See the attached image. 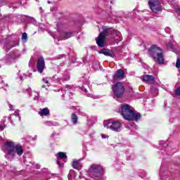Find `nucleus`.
Segmentation results:
<instances>
[{
    "label": "nucleus",
    "mask_w": 180,
    "mask_h": 180,
    "mask_svg": "<svg viewBox=\"0 0 180 180\" xmlns=\"http://www.w3.org/2000/svg\"><path fill=\"white\" fill-rule=\"evenodd\" d=\"M119 112L125 120L137 122L141 118V115L127 104L121 105Z\"/></svg>",
    "instance_id": "f257e3e1"
},
{
    "label": "nucleus",
    "mask_w": 180,
    "mask_h": 180,
    "mask_svg": "<svg viewBox=\"0 0 180 180\" xmlns=\"http://www.w3.org/2000/svg\"><path fill=\"white\" fill-rule=\"evenodd\" d=\"M116 36V37H120V32L115 30L113 28H107L103 27V32L100 33L96 38V41L98 47H105V39L106 36Z\"/></svg>",
    "instance_id": "f03ea898"
},
{
    "label": "nucleus",
    "mask_w": 180,
    "mask_h": 180,
    "mask_svg": "<svg viewBox=\"0 0 180 180\" xmlns=\"http://www.w3.org/2000/svg\"><path fill=\"white\" fill-rule=\"evenodd\" d=\"M3 151L10 155L11 157H15L18 154L20 157L23 154V148L20 145H15L13 142H6L4 143Z\"/></svg>",
    "instance_id": "7ed1b4c3"
},
{
    "label": "nucleus",
    "mask_w": 180,
    "mask_h": 180,
    "mask_svg": "<svg viewBox=\"0 0 180 180\" xmlns=\"http://www.w3.org/2000/svg\"><path fill=\"white\" fill-rule=\"evenodd\" d=\"M148 54L152 57V58H154L158 64H164V52L160 47L155 45H152L150 49L148 50Z\"/></svg>",
    "instance_id": "20e7f679"
},
{
    "label": "nucleus",
    "mask_w": 180,
    "mask_h": 180,
    "mask_svg": "<svg viewBox=\"0 0 180 180\" xmlns=\"http://www.w3.org/2000/svg\"><path fill=\"white\" fill-rule=\"evenodd\" d=\"M88 174L90 178L96 180L101 179L103 176V167L101 165L93 164L89 168Z\"/></svg>",
    "instance_id": "39448f33"
},
{
    "label": "nucleus",
    "mask_w": 180,
    "mask_h": 180,
    "mask_svg": "<svg viewBox=\"0 0 180 180\" xmlns=\"http://www.w3.org/2000/svg\"><path fill=\"white\" fill-rule=\"evenodd\" d=\"M103 124L105 129H110V130L115 131V133H120L123 129V124L119 120H105Z\"/></svg>",
    "instance_id": "423d86ee"
},
{
    "label": "nucleus",
    "mask_w": 180,
    "mask_h": 180,
    "mask_svg": "<svg viewBox=\"0 0 180 180\" xmlns=\"http://www.w3.org/2000/svg\"><path fill=\"white\" fill-rule=\"evenodd\" d=\"M112 92L117 98H122L124 94V86L122 82H117L112 86Z\"/></svg>",
    "instance_id": "0eeeda50"
},
{
    "label": "nucleus",
    "mask_w": 180,
    "mask_h": 180,
    "mask_svg": "<svg viewBox=\"0 0 180 180\" xmlns=\"http://www.w3.org/2000/svg\"><path fill=\"white\" fill-rule=\"evenodd\" d=\"M20 57V52L19 51H15L10 55H6V56L3 59V61L6 63L8 65L10 64H13L15 63V60L16 58H19Z\"/></svg>",
    "instance_id": "6e6552de"
},
{
    "label": "nucleus",
    "mask_w": 180,
    "mask_h": 180,
    "mask_svg": "<svg viewBox=\"0 0 180 180\" xmlns=\"http://www.w3.org/2000/svg\"><path fill=\"white\" fill-rule=\"evenodd\" d=\"M148 5L154 13H158V12H161V4L158 0H149Z\"/></svg>",
    "instance_id": "1a4fd4ad"
},
{
    "label": "nucleus",
    "mask_w": 180,
    "mask_h": 180,
    "mask_svg": "<svg viewBox=\"0 0 180 180\" xmlns=\"http://www.w3.org/2000/svg\"><path fill=\"white\" fill-rule=\"evenodd\" d=\"M37 68L38 70V72L41 74L43 71H44V68H46V62H44V58H39L37 62Z\"/></svg>",
    "instance_id": "9d476101"
},
{
    "label": "nucleus",
    "mask_w": 180,
    "mask_h": 180,
    "mask_svg": "<svg viewBox=\"0 0 180 180\" xmlns=\"http://www.w3.org/2000/svg\"><path fill=\"white\" fill-rule=\"evenodd\" d=\"M98 53L99 54H103L104 56H107V57H112V58H115V52L113 51L103 49L100 50Z\"/></svg>",
    "instance_id": "9b49d317"
},
{
    "label": "nucleus",
    "mask_w": 180,
    "mask_h": 180,
    "mask_svg": "<svg viewBox=\"0 0 180 180\" xmlns=\"http://www.w3.org/2000/svg\"><path fill=\"white\" fill-rule=\"evenodd\" d=\"M68 27V25L65 21H60L57 25H56V30L58 32H63V30H65Z\"/></svg>",
    "instance_id": "f8f14e48"
},
{
    "label": "nucleus",
    "mask_w": 180,
    "mask_h": 180,
    "mask_svg": "<svg viewBox=\"0 0 180 180\" xmlns=\"http://www.w3.org/2000/svg\"><path fill=\"white\" fill-rule=\"evenodd\" d=\"M114 79H123L124 78V71L118 70L115 75L113 76Z\"/></svg>",
    "instance_id": "ddd939ff"
},
{
    "label": "nucleus",
    "mask_w": 180,
    "mask_h": 180,
    "mask_svg": "<svg viewBox=\"0 0 180 180\" xmlns=\"http://www.w3.org/2000/svg\"><path fill=\"white\" fill-rule=\"evenodd\" d=\"M38 114L43 117V116H49L50 115V110H49L47 108H41L39 111L38 112Z\"/></svg>",
    "instance_id": "4468645a"
},
{
    "label": "nucleus",
    "mask_w": 180,
    "mask_h": 180,
    "mask_svg": "<svg viewBox=\"0 0 180 180\" xmlns=\"http://www.w3.org/2000/svg\"><path fill=\"white\" fill-rule=\"evenodd\" d=\"M154 79H155L154 76L148 75H144L142 78V81H146L148 82H151V83L154 82Z\"/></svg>",
    "instance_id": "2eb2a0df"
},
{
    "label": "nucleus",
    "mask_w": 180,
    "mask_h": 180,
    "mask_svg": "<svg viewBox=\"0 0 180 180\" xmlns=\"http://www.w3.org/2000/svg\"><path fill=\"white\" fill-rule=\"evenodd\" d=\"M72 167L75 169H81L82 168V164L79 160H75L72 162Z\"/></svg>",
    "instance_id": "dca6fc26"
},
{
    "label": "nucleus",
    "mask_w": 180,
    "mask_h": 180,
    "mask_svg": "<svg viewBox=\"0 0 180 180\" xmlns=\"http://www.w3.org/2000/svg\"><path fill=\"white\" fill-rule=\"evenodd\" d=\"M60 36L64 39H70V37L74 36V33L72 32H63V34H60Z\"/></svg>",
    "instance_id": "f3484780"
},
{
    "label": "nucleus",
    "mask_w": 180,
    "mask_h": 180,
    "mask_svg": "<svg viewBox=\"0 0 180 180\" xmlns=\"http://www.w3.org/2000/svg\"><path fill=\"white\" fill-rule=\"evenodd\" d=\"M71 121L73 124H77V123L78 122V116H77V114H72Z\"/></svg>",
    "instance_id": "a211bd4d"
},
{
    "label": "nucleus",
    "mask_w": 180,
    "mask_h": 180,
    "mask_svg": "<svg viewBox=\"0 0 180 180\" xmlns=\"http://www.w3.org/2000/svg\"><path fill=\"white\" fill-rule=\"evenodd\" d=\"M58 158H60L61 160H64L67 158V155L63 152H60L58 153Z\"/></svg>",
    "instance_id": "6ab92c4d"
},
{
    "label": "nucleus",
    "mask_w": 180,
    "mask_h": 180,
    "mask_svg": "<svg viewBox=\"0 0 180 180\" xmlns=\"http://www.w3.org/2000/svg\"><path fill=\"white\" fill-rule=\"evenodd\" d=\"M15 46H19V42L18 41L15 42L14 46L9 47V45H6V46H4V49L5 50H11V49H12V47H15Z\"/></svg>",
    "instance_id": "aec40b11"
},
{
    "label": "nucleus",
    "mask_w": 180,
    "mask_h": 180,
    "mask_svg": "<svg viewBox=\"0 0 180 180\" xmlns=\"http://www.w3.org/2000/svg\"><path fill=\"white\" fill-rule=\"evenodd\" d=\"M27 34L26 32H24L22 35V41H27Z\"/></svg>",
    "instance_id": "412c9836"
},
{
    "label": "nucleus",
    "mask_w": 180,
    "mask_h": 180,
    "mask_svg": "<svg viewBox=\"0 0 180 180\" xmlns=\"http://www.w3.org/2000/svg\"><path fill=\"white\" fill-rule=\"evenodd\" d=\"M166 47L167 49H168V50H171V49L174 47V44H172V42L170 41L166 44Z\"/></svg>",
    "instance_id": "4be33fe9"
},
{
    "label": "nucleus",
    "mask_w": 180,
    "mask_h": 180,
    "mask_svg": "<svg viewBox=\"0 0 180 180\" xmlns=\"http://www.w3.org/2000/svg\"><path fill=\"white\" fill-rule=\"evenodd\" d=\"M176 68H180V58H177L176 62Z\"/></svg>",
    "instance_id": "5701e85b"
},
{
    "label": "nucleus",
    "mask_w": 180,
    "mask_h": 180,
    "mask_svg": "<svg viewBox=\"0 0 180 180\" xmlns=\"http://www.w3.org/2000/svg\"><path fill=\"white\" fill-rule=\"evenodd\" d=\"M151 92L154 94V95H157V94H158V89L153 88L151 89Z\"/></svg>",
    "instance_id": "b1692460"
},
{
    "label": "nucleus",
    "mask_w": 180,
    "mask_h": 180,
    "mask_svg": "<svg viewBox=\"0 0 180 180\" xmlns=\"http://www.w3.org/2000/svg\"><path fill=\"white\" fill-rule=\"evenodd\" d=\"M61 81H68L70 80V75H67L65 77L60 79Z\"/></svg>",
    "instance_id": "393cba45"
},
{
    "label": "nucleus",
    "mask_w": 180,
    "mask_h": 180,
    "mask_svg": "<svg viewBox=\"0 0 180 180\" xmlns=\"http://www.w3.org/2000/svg\"><path fill=\"white\" fill-rule=\"evenodd\" d=\"M175 94H176V95H178L179 96H180V87H178V88L175 90Z\"/></svg>",
    "instance_id": "a878e982"
},
{
    "label": "nucleus",
    "mask_w": 180,
    "mask_h": 180,
    "mask_svg": "<svg viewBox=\"0 0 180 180\" xmlns=\"http://www.w3.org/2000/svg\"><path fill=\"white\" fill-rule=\"evenodd\" d=\"M165 32H166V33H168L169 34V33H171V28H169V27H167L165 29Z\"/></svg>",
    "instance_id": "bb28decb"
},
{
    "label": "nucleus",
    "mask_w": 180,
    "mask_h": 180,
    "mask_svg": "<svg viewBox=\"0 0 180 180\" xmlns=\"http://www.w3.org/2000/svg\"><path fill=\"white\" fill-rule=\"evenodd\" d=\"M101 139H109V136H108L105 134H101Z\"/></svg>",
    "instance_id": "cd10ccee"
},
{
    "label": "nucleus",
    "mask_w": 180,
    "mask_h": 180,
    "mask_svg": "<svg viewBox=\"0 0 180 180\" xmlns=\"http://www.w3.org/2000/svg\"><path fill=\"white\" fill-rule=\"evenodd\" d=\"M43 82H44L45 84H49V79H47V77H44L42 79Z\"/></svg>",
    "instance_id": "c85d7f7f"
},
{
    "label": "nucleus",
    "mask_w": 180,
    "mask_h": 180,
    "mask_svg": "<svg viewBox=\"0 0 180 180\" xmlns=\"http://www.w3.org/2000/svg\"><path fill=\"white\" fill-rule=\"evenodd\" d=\"M45 124H46V126H53V123L51 122H46Z\"/></svg>",
    "instance_id": "c756f323"
},
{
    "label": "nucleus",
    "mask_w": 180,
    "mask_h": 180,
    "mask_svg": "<svg viewBox=\"0 0 180 180\" xmlns=\"http://www.w3.org/2000/svg\"><path fill=\"white\" fill-rule=\"evenodd\" d=\"M86 95L89 96V98H95V96L92 94H87Z\"/></svg>",
    "instance_id": "7c9ffc66"
},
{
    "label": "nucleus",
    "mask_w": 180,
    "mask_h": 180,
    "mask_svg": "<svg viewBox=\"0 0 180 180\" xmlns=\"http://www.w3.org/2000/svg\"><path fill=\"white\" fill-rule=\"evenodd\" d=\"M8 106L10 108V110H15V109L13 108V105H12L11 104H8Z\"/></svg>",
    "instance_id": "2f4dec72"
},
{
    "label": "nucleus",
    "mask_w": 180,
    "mask_h": 180,
    "mask_svg": "<svg viewBox=\"0 0 180 180\" xmlns=\"http://www.w3.org/2000/svg\"><path fill=\"white\" fill-rule=\"evenodd\" d=\"M14 115H15V116H19V110L15 111Z\"/></svg>",
    "instance_id": "473e14b6"
},
{
    "label": "nucleus",
    "mask_w": 180,
    "mask_h": 180,
    "mask_svg": "<svg viewBox=\"0 0 180 180\" xmlns=\"http://www.w3.org/2000/svg\"><path fill=\"white\" fill-rule=\"evenodd\" d=\"M5 127H4V125H2L1 124H0V131H2V130H4Z\"/></svg>",
    "instance_id": "72a5a7b5"
},
{
    "label": "nucleus",
    "mask_w": 180,
    "mask_h": 180,
    "mask_svg": "<svg viewBox=\"0 0 180 180\" xmlns=\"http://www.w3.org/2000/svg\"><path fill=\"white\" fill-rule=\"evenodd\" d=\"M176 13H178V15H180V8H177L176 9Z\"/></svg>",
    "instance_id": "f704fd0d"
},
{
    "label": "nucleus",
    "mask_w": 180,
    "mask_h": 180,
    "mask_svg": "<svg viewBox=\"0 0 180 180\" xmlns=\"http://www.w3.org/2000/svg\"><path fill=\"white\" fill-rule=\"evenodd\" d=\"M24 75H25V77H32V73H26Z\"/></svg>",
    "instance_id": "c9c22d12"
},
{
    "label": "nucleus",
    "mask_w": 180,
    "mask_h": 180,
    "mask_svg": "<svg viewBox=\"0 0 180 180\" xmlns=\"http://www.w3.org/2000/svg\"><path fill=\"white\" fill-rule=\"evenodd\" d=\"M34 101H39V96H34Z\"/></svg>",
    "instance_id": "e433bc0d"
},
{
    "label": "nucleus",
    "mask_w": 180,
    "mask_h": 180,
    "mask_svg": "<svg viewBox=\"0 0 180 180\" xmlns=\"http://www.w3.org/2000/svg\"><path fill=\"white\" fill-rule=\"evenodd\" d=\"M19 78H20V81H23V77L22 75H20Z\"/></svg>",
    "instance_id": "4c0bfd02"
},
{
    "label": "nucleus",
    "mask_w": 180,
    "mask_h": 180,
    "mask_svg": "<svg viewBox=\"0 0 180 180\" xmlns=\"http://www.w3.org/2000/svg\"><path fill=\"white\" fill-rule=\"evenodd\" d=\"M160 176H161V179H164V177L162 176V174H160Z\"/></svg>",
    "instance_id": "58836bf2"
},
{
    "label": "nucleus",
    "mask_w": 180,
    "mask_h": 180,
    "mask_svg": "<svg viewBox=\"0 0 180 180\" xmlns=\"http://www.w3.org/2000/svg\"><path fill=\"white\" fill-rule=\"evenodd\" d=\"M83 91H84V92H86V89H83Z\"/></svg>",
    "instance_id": "ea45409f"
},
{
    "label": "nucleus",
    "mask_w": 180,
    "mask_h": 180,
    "mask_svg": "<svg viewBox=\"0 0 180 180\" xmlns=\"http://www.w3.org/2000/svg\"><path fill=\"white\" fill-rule=\"evenodd\" d=\"M52 78L53 79H56V76H53Z\"/></svg>",
    "instance_id": "a19ab883"
},
{
    "label": "nucleus",
    "mask_w": 180,
    "mask_h": 180,
    "mask_svg": "<svg viewBox=\"0 0 180 180\" xmlns=\"http://www.w3.org/2000/svg\"><path fill=\"white\" fill-rule=\"evenodd\" d=\"M42 87H43V88H46V86H45V85H42Z\"/></svg>",
    "instance_id": "79ce46f5"
},
{
    "label": "nucleus",
    "mask_w": 180,
    "mask_h": 180,
    "mask_svg": "<svg viewBox=\"0 0 180 180\" xmlns=\"http://www.w3.org/2000/svg\"><path fill=\"white\" fill-rule=\"evenodd\" d=\"M70 176H71V174H69V175H68V178H69V179H70Z\"/></svg>",
    "instance_id": "37998d69"
},
{
    "label": "nucleus",
    "mask_w": 180,
    "mask_h": 180,
    "mask_svg": "<svg viewBox=\"0 0 180 180\" xmlns=\"http://www.w3.org/2000/svg\"><path fill=\"white\" fill-rule=\"evenodd\" d=\"M58 165H60V162H59V161H58Z\"/></svg>",
    "instance_id": "c03bdc74"
},
{
    "label": "nucleus",
    "mask_w": 180,
    "mask_h": 180,
    "mask_svg": "<svg viewBox=\"0 0 180 180\" xmlns=\"http://www.w3.org/2000/svg\"><path fill=\"white\" fill-rule=\"evenodd\" d=\"M19 120H20V117H19Z\"/></svg>",
    "instance_id": "a18cd8bd"
},
{
    "label": "nucleus",
    "mask_w": 180,
    "mask_h": 180,
    "mask_svg": "<svg viewBox=\"0 0 180 180\" xmlns=\"http://www.w3.org/2000/svg\"><path fill=\"white\" fill-rule=\"evenodd\" d=\"M58 81H60V79H58Z\"/></svg>",
    "instance_id": "49530a36"
}]
</instances>
